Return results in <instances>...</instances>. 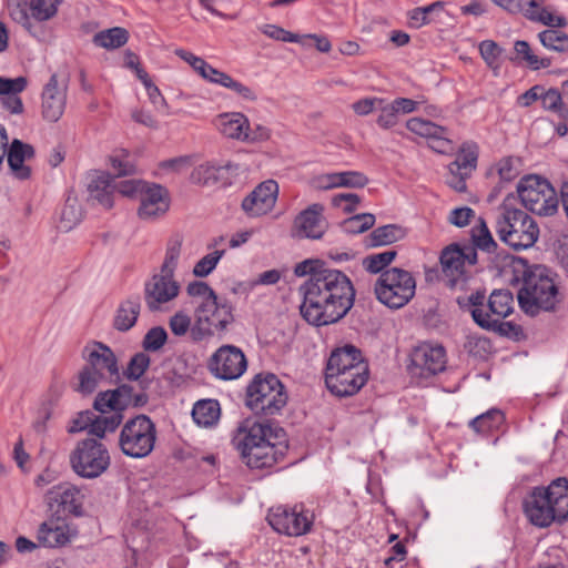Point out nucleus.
Masks as SVG:
<instances>
[{"label":"nucleus","instance_id":"nucleus-7","mask_svg":"<svg viewBox=\"0 0 568 568\" xmlns=\"http://www.w3.org/2000/svg\"><path fill=\"white\" fill-rule=\"evenodd\" d=\"M156 427L146 415H136L123 425L119 436V448L128 457L140 459L149 456L155 446Z\"/></svg>","mask_w":568,"mask_h":568},{"label":"nucleus","instance_id":"nucleus-64","mask_svg":"<svg viewBox=\"0 0 568 568\" xmlns=\"http://www.w3.org/2000/svg\"><path fill=\"white\" fill-rule=\"evenodd\" d=\"M148 183L140 180H124L113 184V191L116 190L124 196H140Z\"/></svg>","mask_w":568,"mask_h":568},{"label":"nucleus","instance_id":"nucleus-17","mask_svg":"<svg viewBox=\"0 0 568 568\" xmlns=\"http://www.w3.org/2000/svg\"><path fill=\"white\" fill-rule=\"evenodd\" d=\"M82 357L85 361L83 368L102 373L110 378V382L113 378H119L118 359L109 346L99 342L92 346H85L82 351Z\"/></svg>","mask_w":568,"mask_h":568},{"label":"nucleus","instance_id":"nucleus-6","mask_svg":"<svg viewBox=\"0 0 568 568\" xmlns=\"http://www.w3.org/2000/svg\"><path fill=\"white\" fill-rule=\"evenodd\" d=\"M286 402L285 387L274 374H257L246 388L245 404L255 415H276Z\"/></svg>","mask_w":568,"mask_h":568},{"label":"nucleus","instance_id":"nucleus-3","mask_svg":"<svg viewBox=\"0 0 568 568\" xmlns=\"http://www.w3.org/2000/svg\"><path fill=\"white\" fill-rule=\"evenodd\" d=\"M528 521L537 528L562 525L568 520V478L558 477L548 486L532 487L523 500Z\"/></svg>","mask_w":568,"mask_h":568},{"label":"nucleus","instance_id":"nucleus-62","mask_svg":"<svg viewBox=\"0 0 568 568\" xmlns=\"http://www.w3.org/2000/svg\"><path fill=\"white\" fill-rule=\"evenodd\" d=\"M361 203V197L355 193H341L332 199V205L342 207L347 214L353 213Z\"/></svg>","mask_w":568,"mask_h":568},{"label":"nucleus","instance_id":"nucleus-60","mask_svg":"<svg viewBox=\"0 0 568 568\" xmlns=\"http://www.w3.org/2000/svg\"><path fill=\"white\" fill-rule=\"evenodd\" d=\"M28 81L24 77L7 79L0 77V95L19 94L27 88Z\"/></svg>","mask_w":568,"mask_h":568},{"label":"nucleus","instance_id":"nucleus-58","mask_svg":"<svg viewBox=\"0 0 568 568\" xmlns=\"http://www.w3.org/2000/svg\"><path fill=\"white\" fill-rule=\"evenodd\" d=\"M465 348L469 354L484 358L491 351V343L489 338L477 335H469L465 344Z\"/></svg>","mask_w":568,"mask_h":568},{"label":"nucleus","instance_id":"nucleus-59","mask_svg":"<svg viewBox=\"0 0 568 568\" xmlns=\"http://www.w3.org/2000/svg\"><path fill=\"white\" fill-rule=\"evenodd\" d=\"M562 91L561 89L558 90L556 88H550L548 90L545 89V87L541 88V106L546 111L554 112L555 110H558L560 108V104L562 103Z\"/></svg>","mask_w":568,"mask_h":568},{"label":"nucleus","instance_id":"nucleus-36","mask_svg":"<svg viewBox=\"0 0 568 568\" xmlns=\"http://www.w3.org/2000/svg\"><path fill=\"white\" fill-rule=\"evenodd\" d=\"M221 416V407L216 399H202L192 409L193 420L203 427L215 425Z\"/></svg>","mask_w":568,"mask_h":568},{"label":"nucleus","instance_id":"nucleus-19","mask_svg":"<svg viewBox=\"0 0 568 568\" xmlns=\"http://www.w3.org/2000/svg\"><path fill=\"white\" fill-rule=\"evenodd\" d=\"M180 285L172 275L160 273L145 283L144 300L150 311H158L161 304L170 302L179 294Z\"/></svg>","mask_w":568,"mask_h":568},{"label":"nucleus","instance_id":"nucleus-14","mask_svg":"<svg viewBox=\"0 0 568 568\" xmlns=\"http://www.w3.org/2000/svg\"><path fill=\"white\" fill-rule=\"evenodd\" d=\"M195 318L196 331L201 335H212L216 331H224L234 321L233 306L227 301L220 302L216 296L197 305Z\"/></svg>","mask_w":568,"mask_h":568},{"label":"nucleus","instance_id":"nucleus-11","mask_svg":"<svg viewBox=\"0 0 568 568\" xmlns=\"http://www.w3.org/2000/svg\"><path fill=\"white\" fill-rule=\"evenodd\" d=\"M457 304L460 308L468 311L474 322L483 329L491 331L504 337L518 339L523 333L519 325L513 322H504V318H491L485 312V292L477 291L468 297H458Z\"/></svg>","mask_w":568,"mask_h":568},{"label":"nucleus","instance_id":"nucleus-25","mask_svg":"<svg viewBox=\"0 0 568 568\" xmlns=\"http://www.w3.org/2000/svg\"><path fill=\"white\" fill-rule=\"evenodd\" d=\"M6 155L11 174L21 181L31 178L32 170L29 162L34 158V148L19 139H14L6 146Z\"/></svg>","mask_w":568,"mask_h":568},{"label":"nucleus","instance_id":"nucleus-48","mask_svg":"<svg viewBox=\"0 0 568 568\" xmlns=\"http://www.w3.org/2000/svg\"><path fill=\"white\" fill-rule=\"evenodd\" d=\"M538 37L541 44L547 49L557 52L568 51V34L562 31L547 29L541 31Z\"/></svg>","mask_w":568,"mask_h":568},{"label":"nucleus","instance_id":"nucleus-61","mask_svg":"<svg viewBox=\"0 0 568 568\" xmlns=\"http://www.w3.org/2000/svg\"><path fill=\"white\" fill-rule=\"evenodd\" d=\"M379 111V115L376 120L377 124L387 130L395 126L398 123L399 115L396 112V109L389 104H382L377 109Z\"/></svg>","mask_w":568,"mask_h":568},{"label":"nucleus","instance_id":"nucleus-33","mask_svg":"<svg viewBox=\"0 0 568 568\" xmlns=\"http://www.w3.org/2000/svg\"><path fill=\"white\" fill-rule=\"evenodd\" d=\"M514 311V296L508 290H494L485 300V312L491 318H506Z\"/></svg>","mask_w":568,"mask_h":568},{"label":"nucleus","instance_id":"nucleus-46","mask_svg":"<svg viewBox=\"0 0 568 568\" xmlns=\"http://www.w3.org/2000/svg\"><path fill=\"white\" fill-rule=\"evenodd\" d=\"M109 378L102 373H95L91 369L81 368L78 374V385L75 390L82 395L92 394L103 382Z\"/></svg>","mask_w":568,"mask_h":568},{"label":"nucleus","instance_id":"nucleus-44","mask_svg":"<svg viewBox=\"0 0 568 568\" xmlns=\"http://www.w3.org/2000/svg\"><path fill=\"white\" fill-rule=\"evenodd\" d=\"M471 240L477 248L487 253H493L497 247V243L483 217H479L478 223L471 229Z\"/></svg>","mask_w":568,"mask_h":568},{"label":"nucleus","instance_id":"nucleus-53","mask_svg":"<svg viewBox=\"0 0 568 568\" xmlns=\"http://www.w3.org/2000/svg\"><path fill=\"white\" fill-rule=\"evenodd\" d=\"M375 224V215L372 213H361L348 217L343 223L345 232L351 234L364 233Z\"/></svg>","mask_w":568,"mask_h":568},{"label":"nucleus","instance_id":"nucleus-50","mask_svg":"<svg viewBox=\"0 0 568 568\" xmlns=\"http://www.w3.org/2000/svg\"><path fill=\"white\" fill-rule=\"evenodd\" d=\"M182 248V237H172L166 247L164 262L161 267V273L174 276V271L178 265Z\"/></svg>","mask_w":568,"mask_h":568},{"label":"nucleus","instance_id":"nucleus-43","mask_svg":"<svg viewBox=\"0 0 568 568\" xmlns=\"http://www.w3.org/2000/svg\"><path fill=\"white\" fill-rule=\"evenodd\" d=\"M82 219V209L77 197L68 196L60 214V227L72 230Z\"/></svg>","mask_w":568,"mask_h":568},{"label":"nucleus","instance_id":"nucleus-29","mask_svg":"<svg viewBox=\"0 0 568 568\" xmlns=\"http://www.w3.org/2000/svg\"><path fill=\"white\" fill-rule=\"evenodd\" d=\"M37 538L39 545L43 547L55 548L64 546L69 541L68 526L59 519L44 521L38 529Z\"/></svg>","mask_w":568,"mask_h":568},{"label":"nucleus","instance_id":"nucleus-45","mask_svg":"<svg viewBox=\"0 0 568 568\" xmlns=\"http://www.w3.org/2000/svg\"><path fill=\"white\" fill-rule=\"evenodd\" d=\"M504 422V414L499 409H489L470 422V427L480 434L496 429Z\"/></svg>","mask_w":568,"mask_h":568},{"label":"nucleus","instance_id":"nucleus-39","mask_svg":"<svg viewBox=\"0 0 568 568\" xmlns=\"http://www.w3.org/2000/svg\"><path fill=\"white\" fill-rule=\"evenodd\" d=\"M129 33L125 29L114 27L104 31L98 32L93 37V42L101 48L116 49L128 42Z\"/></svg>","mask_w":568,"mask_h":568},{"label":"nucleus","instance_id":"nucleus-5","mask_svg":"<svg viewBox=\"0 0 568 568\" xmlns=\"http://www.w3.org/2000/svg\"><path fill=\"white\" fill-rule=\"evenodd\" d=\"M508 195L503 204L501 212L496 221V233L499 239L515 250L531 247L539 237V227L536 221L525 211L514 209Z\"/></svg>","mask_w":568,"mask_h":568},{"label":"nucleus","instance_id":"nucleus-27","mask_svg":"<svg viewBox=\"0 0 568 568\" xmlns=\"http://www.w3.org/2000/svg\"><path fill=\"white\" fill-rule=\"evenodd\" d=\"M368 178L358 171H345L321 174L313 179L312 184L317 190L335 187L362 189L368 184Z\"/></svg>","mask_w":568,"mask_h":568},{"label":"nucleus","instance_id":"nucleus-63","mask_svg":"<svg viewBox=\"0 0 568 568\" xmlns=\"http://www.w3.org/2000/svg\"><path fill=\"white\" fill-rule=\"evenodd\" d=\"M186 293L192 297H201L202 302L211 301L216 297L215 292L209 286V284L202 281L189 283L186 286Z\"/></svg>","mask_w":568,"mask_h":568},{"label":"nucleus","instance_id":"nucleus-15","mask_svg":"<svg viewBox=\"0 0 568 568\" xmlns=\"http://www.w3.org/2000/svg\"><path fill=\"white\" fill-rule=\"evenodd\" d=\"M244 353L236 346L223 345L210 357L207 368L212 375L223 381L236 379L246 371Z\"/></svg>","mask_w":568,"mask_h":568},{"label":"nucleus","instance_id":"nucleus-13","mask_svg":"<svg viewBox=\"0 0 568 568\" xmlns=\"http://www.w3.org/2000/svg\"><path fill=\"white\" fill-rule=\"evenodd\" d=\"M267 521L274 530L291 537H300L311 531L313 519L303 506H277L270 509Z\"/></svg>","mask_w":568,"mask_h":568},{"label":"nucleus","instance_id":"nucleus-47","mask_svg":"<svg viewBox=\"0 0 568 568\" xmlns=\"http://www.w3.org/2000/svg\"><path fill=\"white\" fill-rule=\"evenodd\" d=\"M396 255L397 252L395 250L371 254L363 260V266L367 272L372 274H382L384 270L395 260Z\"/></svg>","mask_w":568,"mask_h":568},{"label":"nucleus","instance_id":"nucleus-10","mask_svg":"<svg viewBox=\"0 0 568 568\" xmlns=\"http://www.w3.org/2000/svg\"><path fill=\"white\" fill-rule=\"evenodd\" d=\"M517 193L523 205L532 213L550 216L558 210L556 191L547 180L525 176L517 184Z\"/></svg>","mask_w":568,"mask_h":568},{"label":"nucleus","instance_id":"nucleus-20","mask_svg":"<svg viewBox=\"0 0 568 568\" xmlns=\"http://www.w3.org/2000/svg\"><path fill=\"white\" fill-rule=\"evenodd\" d=\"M406 128L410 132L426 138L429 146L438 153H448L454 149L447 128L437 125L434 122L422 118L409 119L406 122Z\"/></svg>","mask_w":568,"mask_h":568},{"label":"nucleus","instance_id":"nucleus-51","mask_svg":"<svg viewBox=\"0 0 568 568\" xmlns=\"http://www.w3.org/2000/svg\"><path fill=\"white\" fill-rule=\"evenodd\" d=\"M150 363V356L145 352H139L130 358L124 375L130 381H138L146 372Z\"/></svg>","mask_w":568,"mask_h":568},{"label":"nucleus","instance_id":"nucleus-57","mask_svg":"<svg viewBox=\"0 0 568 568\" xmlns=\"http://www.w3.org/2000/svg\"><path fill=\"white\" fill-rule=\"evenodd\" d=\"M479 52L487 65L494 70L499 69V57L503 49L493 40H485L479 44Z\"/></svg>","mask_w":568,"mask_h":568},{"label":"nucleus","instance_id":"nucleus-40","mask_svg":"<svg viewBox=\"0 0 568 568\" xmlns=\"http://www.w3.org/2000/svg\"><path fill=\"white\" fill-rule=\"evenodd\" d=\"M222 132L224 135L244 141L245 130L250 129L247 118L242 113L225 114L223 116Z\"/></svg>","mask_w":568,"mask_h":568},{"label":"nucleus","instance_id":"nucleus-22","mask_svg":"<svg viewBox=\"0 0 568 568\" xmlns=\"http://www.w3.org/2000/svg\"><path fill=\"white\" fill-rule=\"evenodd\" d=\"M368 373V364H361L344 374L325 377V384L328 390L338 397L353 396L367 383Z\"/></svg>","mask_w":568,"mask_h":568},{"label":"nucleus","instance_id":"nucleus-12","mask_svg":"<svg viewBox=\"0 0 568 568\" xmlns=\"http://www.w3.org/2000/svg\"><path fill=\"white\" fill-rule=\"evenodd\" d=\"M148 402L149 396L144 390L134 393L133 386L122 384L114 389L100 392L95 396L93 408L103 414L113 412L123 415V410L128 407L140 408L145 406Z\"/></svg>","mask_w":568,"mask_h":568},{"label":"nucleus","instance_id":"nucleus-26","mask_svg":"<svg viewBox=\"0 0 568 568\" xmlns=\"http://www.w3.org/2000/svg\"><path fill=\"white\" fill-rule=\"evenodd\" d=\"M67 102V83L59 85L57 74H52L42 92V116L57 122L63 114Z\"/></svg>","mask_w":568,"mask_h":568},{"label":"nucleus","instance_id":"nucleus-21","mask_svg":"<svg viewBox=\"0 0 568 568\" xmlns=\"http://www.w3.org/2000/svg\"><path fill=\"white\" fill-rule=\"evenodd\" d=\"M111 415L101 413L95 416L92 412L85 410L79 413L78 417L73 420V426L70 432L89 430V434L103 438L106 433L114 432L123 420V415L110 412Z\"/></svg>","mask_w":568,"mask_h":568},{"label":"nucleus","instance_id":"nucleus-23","mask_svg":"<svg viewBox=\"0 0 568 568\" xmlns=\"http://www.w3.org/2000/svg\"><path fill=\"white\" fill-rule=\"evenodd\" d=\"M439 263L448 287L455 288L467 282L462 246L458 243H452L440 252Z\"/></svg>","mask_w":568,"mask_h":568},{"label":"nucleus","instance_id":"nucleus-38","mask_svg":"<svg viewBox=\"0 0 568 568\" xmlns=\"http://www.w3.org/2000/svg\"><path fill=\"white\" fill-rule=\"evenodd\" d=\"M61 2L62 0H30L28 3L30 22L32 23V20L38 22L50 20L57 14Z\"/></svg>","mask_w":568,"mask_h":568},{"label":"nucleus","instance_id":"nucleus-32","mask_svg":"<svg viewBox=\"0 0 568 568\" xmlns=\"http://www.w3.org/2000/svg\"><path fill=\"white\" fill-rule=\"evenodd\" d=\"M545 0H529L523 11V16L530 21L540 22L550 28H564L567 19L562 16H555L544 8Z\"/></svg>","mask_w":568,"mask_h":568},{"label":"nucleus","instance_id":"nucleus-34","mask_svg":"<svg viewBox=\"0 0 568 568\" xmlns=\"http://www.w3.org/2000/svg\"><path fill=\"white\" fill-rule=\"evenodd\" d=\"M109 174H100L93 178L88 184L89 199L97 201L105 209L113 206V183Z\"/></svg>","mask_w":568,"mask_h":568},{"label":"nucleus","instance_id":"nucleus-41","mask_svg":"<svg viewBox=\"0 0 568 568\" xmlns=\"http://www.w3.org/2000/svg\"><path fill=\"white\" fill-rule=\"evenodd\" d=\"M514 50L517 55L516 59L524 61L532 70L546 69L551 64L549 58H538V55L534 54L527 41H516Z\"/></svg>","mask_w":568,"mask_h":568},{"label":"nucleus","instance_id":"nucleus-4","mask_svg":"<svg viewBox=\"0 0 568 568\" xmlns=\"http://www.w3.org/2000/svg\"><path fill=\"white\" fill-rule=\"evenodd\" d=\"M521 282L518 303L527 315L537 316L540 312H555L558 308V287L546 266L525 265Z\"/></svg>","mask_w":568,"mask_h":568},{"label":"nucleus","instance_id":"nucleus-52","mask_svg":"<svg viewBox=\"0 0 568 568\" xmlns=\"http://www.w3.org/2000/svg\"><path fill=\"white\" fill-rule=\"evenodd\" d=\"M8 10L14 22L31 32L33 23L30 22L27 0H8Z\"/></svg>","mask_w":568,"mask_h":568},{"label":"nucleus","instance_id":"nucleus-49","mask_svg":"<svg viewBox=\"0 0 568 568\" xmlns=\"http://www.w3.org/2000/svg\"><path fill=\"white\" fill-rule=\"evenodd\" d=\"M444 9V2L443 1H436L433 2L426 7H418L410 11H408V20L409 26L413 28H420L427 23H429L430 19L429 16L435 11H440Z\"/></svg>","mask_w":568,"mask_h":568},{"label":"nucleus","instance_id":"nucleus-28","mask_svg":"<svg viewBox=\"0 0 568 568\" xmlns=\"http://www.w3.org/2000/svg\"><path fill=\"white\" fill-rule=\"evenodd\" d=\"M323 211L324 207L320 203H314L302 211L294 221L297 236L313 240L321 239L324 234Z\"/></svg>","mask_w":568,"mask_h":568},{"label":"nucleus","instance_id":"nucleus-55","mask_svg":"<svg viewBox=\"0 0 568 568\" xmlns=\"http://www.w3.org/2000/svg\"><path fill=\"white\" fill-rule=\"evenodd\" d=\"M168 339V333L162 326L150 328L143 337L142 347L144 352H156L161 349Z\"/></svg>","mask_w":568,"mask_h":568},{"label":"nucleus","instance_id":"nucleus-2","mask_svg":"<svg viewBox=\"0 0 568 568\" xmlns=\"http://www.w3.org/2000/svg\"><path fill=\"white\" fill-rule=\"evenodd\" d=\"M237 449L250 468H268L285 456L288 445L282 427L247 418L237 428Z\"/></svg>","mask_w":568,"mask_h":568},{"label":"nucleus","instance_id":"nucleus-56","mask_svg":"<svg viewBox=\"0 0 568 568\" xmlns=\"http://www.w3.org/2000/svg\"><path fill=\"white\" fill-rule=\"evenodd\" d=\"M225 251H214L212 253L206 254L193 267V274L196 277H206L216 267L219 261L224 255Z\"/></svg>","mask_w":568,"mask_h":568},{"label":"nucleus","instance_id":"nucleus-18","mask_svg":"<svg viewBox=\"0 0 568 568\" xmlns=\"http://www.w3.org/2000/svg\"><path fill=\"white\" fill-rule=\"evenodd\" d=\"M278 185L273 180L258 184L242 201L243 211L252 217L264 215L273 210L276 203Z\"/></svg>","mask_w":568,"mask_h":568},{"label":"nucleus","instance_id":"nucleus-42","mask_svg":"<svg viewBox=\"0 0 568 568\" xmlns=\"http://www.w3.org/2000/svg\"><path fill=\"white\" fill-rule=\"evenodd\" d=\"M57 494L60 496V504L74 515L82 513V503L80 498V489L69 483L61 484L57 487Z\"/></svg>","mask_w":568,"mask_h":568},{"label":"nucleus","instance_id":"nucleus-37","mask_svg":"<svg viewBox=\"0 0 568 568\" xmlns=\"http://www.w3.org/2000/svg\"><path fill=\"white\" fill-rule=\"evenodd\" d=\"M230 166V164L224 166L211 163L200 164L193 170L191 180L193 183L200 185H213L222 179L223 171L227 170Z\"/></svg>","mask_w":568,"mask_h":568},{"label":"nucleus","instance_id":"nucleus-1","mask_svg":"<svg viewBox=\"0 0 568 568\" xmlns=\"http://www.w3.org/2000/svg\"><path fill=\"white\" fill-rule=\"evenodd\" d=\"M303 318L315 326L341 321L353 307L355 290L349 277L339 270L325 265L308 277L300 287Z\"/></svg>","mask_w":568,"mask_h":568},{"label":"nucleus","instance_id":"nucleus-9","mask_svg":"<svg viewBox=\"0 0 568 568\" xmlns=\"http://www.w3.org/2000/svg\"><path fill=\"white\" fill-rule=\"evenodd\" d=\"M415 291L413 274L399 267L385 270L374 287L377 300L389 308L405 306L415 296Z\"/></svg>","mask_w":568,"mask_h":568},{"label":"nucleus","instance_id":"nucleus-54","mask_svg":"<svg viewBox=\"0 0 568 568\" xmlns=\"http://www.w3.org/2000/svg\"><path fill=\"white\" fill-rule=\"evenodd\" d=\"M477 163V154L474 151L462 150L454 162L449 164V173H460L469 175L475 170Z\"/></svg>","mask_w":568,"mask_h":568},{"label":"nucleus","instance_id":"nucleus-24","mask_svg":"<svg viewBox=\"0 0 568 568\" xmlns=\"http://www.w3.org/2000/svg\"><path fill=\"white\" fill-rule=\"evenodd\" d=\"M139 200L138 215L143 220H151L163 215L170 207L169 192L160 184L148 183L141 192Z\"/></svg>","mask_w":568,"mask_h":568},{"label":"nucleus","instance_id":"nucleus-16","mask_svg":"<svg viewBox=\"0 0 568 568\" xmlns=\"http://www.w3.org/2000/svg\"><path fill=\"white\" fill-rule=\"evenodd\" d=\"M446 351L442 345L422 343L410 353V373L428 377L443 372L446 367Z\"/></svg>","mask_w":568,"mask_h":568},{"label":"nucleus","instance_id":"nucleus-8","mask_svg":"<svg viewBox=\"0 0 568 568\" xmlns=\"http://www.w3.org/2000/svg\"><path fill=\"white\" fill-rule=\"evenodd\" d=\"M69 460L71 469L84 479L100 477L111 465L109 449L93 437L79 440L71 452Z\"/></svg>","mask_w":568,"mask_h":568},{"label":"nucleus","instance_id":"nucleus-35","mask_svg":"<svg viewBox=\"0 0 568 568\" xmlns=\"http://www.w3.org/2000/svg\"><path fill=\"white\" fill-rule=\"evenodd\" d=\"M406 230L398 224H387L376 227L366 239L367 247H377L389 245L403 240L406 236Z\"/></svg>","mask_w":568,"mask_h":568},{"label":"nucleus","instance_id":"nucleus-31","mask_svg":"<svg viewBox=\"0 0 568 568\" xmlns=\"http://www.w3.org/2000/svg\"><path fill=\"white\" fill-rule=\"evenodd\" d=\"M361 364H367L362 356V352L354 345H345L343 347L334 349L326 363V371L333 372L338 371L339 366L348 367L353 369Z\"/></svg>","mask_w":568,"mask_h":568},{"label":"nucleus","instance_id":"nucleus-30","mask_svg":"<svg viewBox=\"0 0 568 568\" xmlns=\"http://www.w3.org/2000/svg\"><path fill=\"white\" fill-rule=\"evenodd\" d=\"M141 302L139 296H132L121 302L114 318L113 327L119 332H128L131 329L140 315Z\"/></svg>","mask_w":568,"mask_h":568}]
</instances>
